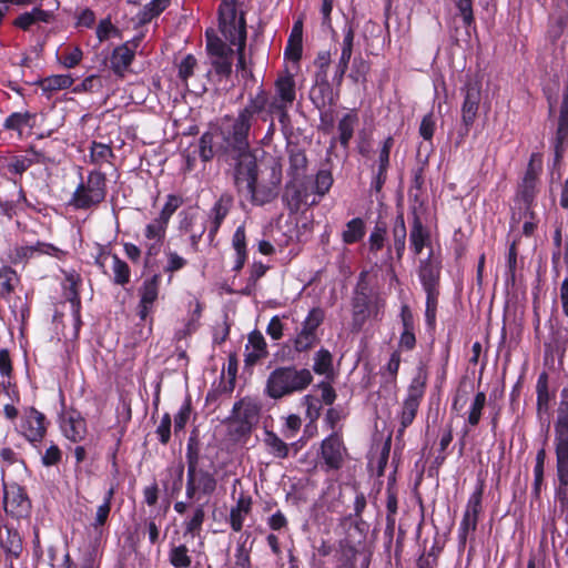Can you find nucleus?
Here are the masks:
<instances>
[{
    "mask_svg": "<svg viewBox=\"0 0 568 568\" xmlns=\"http://www.w3.org/2000/svg\"><path fill=\"white\" fill-rule=\"evenodd\" d=\"M357 123L358 115L355 110L344 114L337 123L338 136L331 140V145L327 152H331L336 142H338L344 150H347Z\"/></svg>",
    "mask_w": 568,
    "mask_h": 568,
    "instance_id": "obj_25",
    "label": "nucleus"
},
{
    "mask_svg": "<svg viewBox=\"0 0 568 568\" xmlns=\"http://www.w3.org/2000/svg\"><path fill=\"white\" fill-rule=\"evenodd\" d=\"M233 175V184L239 194H245L253 206H263L272 203L280 193L282 183V164L274 160L270 168L268 179L258 180V162L246 165Z\"/></svg>",
    "mask_w": 568,
    "mask_h": 568,
    "instance_id": "obj_1",
    "label": "nucleus"
},
{
    "mask_svg": "<svg viewBox=\"0 0 568 568\" xmlns=\"http://www.w3.org/2000/svg\"><path fill=\"white\" fill-rule=\"evenodd\" d=\"M268 104V94L264 89H260L254 97H251L246 106L240 110L239 115L253 123L254 115L266 110Z\"/></svg>",
    "mask_w": 568,
    "mask_h": 568,
    "instance_id": "obj_36",
    "label": "nucleus"
},
{
    "mask_svg": "<svg viewBox=\"0 0 568 568\" xmlns=\"http://www.w3.org/2000/svg\"><path fill=\"white\" fill-rule=\"evenodd\" d=\"M205 520V511L203 505H197L193 511L192 517L184 523V534L196 536L202 530Z\"/></svg>",
    "mask_w": 568,
    "mask_h": 568,
    "instance_id": "obj_59",
    "label": "nucleus"
},
{
    "mask_svg": "<svg viewBox=\"0 0 568 568\" xmlns=\"http://www.w3.org/2000/svg\"><path fill=\"white\" fill-rule=\"evenodd\" d=\"M169 224L160 220L158 216L148 223L144 227L145 242V265L149 261L161 252V247L165 241Z\"/></svg>",
    "mask_w": 568,
    "mask_h": 568,
    "instance_id": "obj_14",
    "label": "nucleus"
},
{
    "mask_svg": "<svg viewBox=\"0 0 568 568\" xmlns=\"http://www.w3.org/2000/svg\"><path fill=\"white\" fill-rule=\"evenodd\" d=\"M313 371L325 377L334 376L333 356L326 348H321L314 357Z\"/></svg>",
    "mask_w": 568,
    "mask_h": 568,
    "instance_id": "obj_48",
    "label": "nucleus"
},
{
    "mask_svg": "<svg viewBox=\"0 0 568 568\" xmlns=\"http://www.w3.org/2000/svg\"><path fill=\"white\" fill-rule=\"evenodd\" d=\"M369 71V61L365 60L361 54H358L352 61L348 78L355 83H364L367 80Z\"/></svg>",
    "mask_w": 568,
    "mask_h": 568,
    "instance_id": "obj_50",
    "label": "nucleus"
},
{
    "mask_svg": "<svg viewBox=\"0 0 568 568\" xmlns=\"http://www.w3.org/2000/svg\"><path fill=\"white\" fill-rule=\"evenodd\" d=\"M161 284V274L155 273L151 277L144 280L139 288L140 301L138 305V316L142 322L146 321L152 312L153 305L159 297Z\"/></svg>",
    "mask_w": 568,
    "mask_h": 568,
    "instance_id": "obj_16",
    "label": "nucleus"
},
{
    "mask_svg": "<svg viewBox=\"0 0 568 568\" xmlns=\"http://www.w3.org/2000/svg\"><path fill=\"white\" fill-rule=\"evenodd\" d=\"M61 430L69 440L80 443L88 434L87 422L80 412L70 409L61 419Z\"/></svg>",
    "mask_w": 568,
    "mask_h": 568,
    "instance_id": "obj_20",
    "label": "nucleus"
},
{
    "mask_svg": "<svg viewBox=\"0 0 568 568\" xmlns=\"http://www.w3.org/2000/svg\"><path fill=\"white\" fill-rule=\"evenodd\" d=\"M20 282V275L14 268L10 265H2L0 267V300L10 304L14 300L12 295Z\"/></svg>",
    "mask_w": 568,
    "mask_h": 568,
    "instance_id": "obj_31",
    "label": "nucleus"
},
{
    "mask_svg": "<svg viewBox=\"0 0 568 568\" xmlns=\"http://www.w3.org/2000/svg\"><path fill=\"white\" fill-rule=\"evenodd\" d=\"M568 140V113L559 112L558 125L556 131V159L559 160L561 154V145Z\"/></svg>",
    "mask_w": 568,
    "mask_h": 568,
    "instance_id": "obj_62",
    "label": "nucleus"
},
{
    "mask_svg": "<svg viewBox=\"0 0 568 568\" xmlns=\"http://www.w3.org/2000/svg\"><path fill=\"white\" fill-rule=\"evenodd\" d=\"M74 80L70 74H53L40 79L37 84L44 93H52L59 90L69 89Z\"/></svg>",
    "mask_w": 568,
    "mask_h": 568,
    "instance_id": "obj_39",
    "label": "nucleus"
},
{
    "mask_svg": "<svg viewBox=\"0 0 568 568\" xmlns=\"http://www.w3.org/2000/svg\"><path fill=\"white\" fill-rule=\"evenodd\" d=\"M233 414L241 422V432L245 433L248 432L251 426L257 422L260 405L253 402L250 397H245L234 404Z\"/></svg>",
    "mask_w": 568,
    "mask_h": 568,
    "instance_id": "obj_24",
    "label": "nucleus"
},
{
    "mask_svg": "<svg viewBox=\"0 0 568 568\" xmlns=\"http://www.w3.org/2000/svg\"><path fill=\"white\" fill-rule=\"evenodd\" d=\"M558 483L568 486V443L555 444Z\"/></svg>",
    "mask_w": 568,
    "mask_h": 568,
    "instance_id": "obj_43",
    "label": "nucleus"
},
{
    "mask_svg": "<svg viewBox=\"0 0 568 568\" xmlns=\"http://www.w3.org/2000/svg\"><path fill=\"white\" fill-rule=\"evenodd\" d=\"M113 261V283L124 286L130 282L131 270L128 263L121 260L118 254H112Z\"/></svg>",
    "mask_w": 568,
    "mask_h": 568,
    "instance_id": "obj_54",
    "label": "nucleus"
},
{
    "mask_svg": "<svg viewBox=\"0 0 568 568\" xmlns=\"http://www.w3.org/2000/svg\"><path fill=\"white\" fill-rule=\"evenodd\" d=\"M134 57V48L130 47V42L115 47L110 58V64L113 73L118 77H124V73L132 64Z\"/></svg>",
    "mask_w": 568,
    "mask_h": 568,
    "instance_id": "obj_26",
    "label": "nucleus"
},
{
    "mask_svg": "<svg viewBox=\"0 0 568 568\" xmlns=\"http://www.w3.org/2000/svg\"><path fill=\"white\" fill-rule=\"evenodd\" d=\"M100 562L97 559V548L93 546L91 549L83 552L80 564L77 565L72 559L69 551L63 556L60 568H99Z\"/></svg>",
    "mask_w": 568,
    "mask_h": 568,
    "instance_id": "obj_40",
    "label": "nucleus"
},
{
    "mask_svg": "<svg viewBox=\"0 0 568 568\" xmlns=\"http://www.w3.org/2000/svg\"><path fill=\"white\" fill-rule=\"evenodd\" d=\"M422 399L423 393H409L407 398L404 400L399 414L400 427L397 430L398 435H403L406 428L413 424Z\"/></svg>",
    "mask_w": 568,
    "mask_h": 568,
    "instance_id": "obj_30",
    "label": "nucleus"
},
{
    "mask_svg": "<svg viewBox=\"0 0 568 568\" xmlns=\"http://www.w3.org/2000/svg\"><path fill=\"white\" fill-rule=\"evenodd\" d=\"M233 205V196L229 193H223L210 210V222L213 224L222 225Z\"/></svg>",
    "mask_w": 568,
    "mask_h": 568,
    "instance_id": "obj_41",
    "label": "nucleus"
},
{
    "mask_svg": "<svg viewBox=\"0 0 568 568\" xmlns=\"http://www.w3.org/2000/svg\"><path fill=\"white\" fill-rule=\"evenodd\" d=\"M2 506L7 517L20 521L30 519L32 500L24 486L17 481H6L2 478Z\"/></svg>",
    "mask_w": 568,
    "mask_h": 568,
    "instance_id": "obj_7",
    "label": "nucleus"
},
{
    "mask_svg": "<svg viewBox=\"0 0 568 568\" xmlns=\"http://www.w3.org/2000/svg\"><path fill=\"white\" fill-rule=\"evenodd\" d=\"M115 494L114 487H110L103 498V503L97 508L94 519L90 524L94 537L93 542L98 545L102 537L108 532V520L111 514L112 500Z\"/></svg>",
    "mask_w": 568,
    "mask_h": 568,
    "instance_id": "obj_18",
    "label": "nucleus"
},
{
    "mask_svg": "<svg viewBox=\"0 0 568 568\" xmlns=\"http://www.w3.org/2000/svg\"><path fill=\"white\" fill-rule=\"evenodd\" d=\"M33 164L34 160L27 155H12L7 159L4 168L8 173L21 178Z\"/></svg>",
    "mask_w": 568,
    "mask_h": 568,
    "instance_id": "obj_49",
    "label": "nucleus"
},
{
    "mask_svg": "<svg viewBox=\"0 0 568 568\" xmlns=\"http://www.w3.org/2000/svg\"><path fill=\"white\" fill-rule=\"evenodd\" d=\"M440 272L442 262L434 257L432 250L426 258L419 260L417 274L426 293L425 323L428 331L436 328Z\"/></svg>",
    "mask_w": 568,
    "mask_h": 568,
    "instance_id": "obj_5",
    "label": "nucleus"
},
{
    "mask_svg": "<svg viewBox=\"0 0 568 568\" xmlns=\"http://www.w3.org/2000/svg\"><path fill=\"white\" fill-rule=\"evenodd\" d=\"M252 510V497L241 494L236 500L235 506L230 510L229 523L233 531L239 532L242 530L245 517Z\"/></svg>",
    "mask_w": 568,
    "mask_h": 568,
    "instance_id": "obj_32",
    "label": "nucleus"
},
{
    "mask_svg": "<svg viewBox=\"0 0 568 568\" xmlns=\"http://www.w3.org/2000/svg\"><path fill=\"white\" fill-rule=\"evenodd\" d=\"M169 562L174 568H190L192 565V557L186 545H172L169 550Z\"/></svg>",
    "mask_w": 568,
    "mask_h": 568,
    "instance_id": "obj_46",
    "label": "nucleus"
},
{
    "mask_svg": "<svg viewBox=\"0 0 568 568\" xmlns=\"http://www.w3.org/2000/svg\"><path fill=\"white\" fill-rule=\"evenodd\" d=\"M106 194V174L100 170H92L88 173L85 180L81 178L69 204L77 210H90L104 202Z\"/></svg>",
    "mask_w": 568,
    "mask_h": 568,
    "instance_id": "obj_6",
    "label": "nucleus"
},
{
    "mask_svg": "<svg viewBox=\"0 0 568 568\" xmlns=\"http://www.w3.org/2000/svg\"><path fill=\"white\" fill-rule=\"evenodd\" d=\"M251 128L252 123L237 114L232 125L222 131V142L216 152L225 161L233 162L232 174L242 170L245 164L257 162L256 154L250 148Z\"/></svg>",
    "mask_w": 568,
    "mask_h": 568,
    "instance_id": "obj_3",
    "label": "nucleus"
},
{
    "mask_svg": "<svg viewBox=\"0 0 568 568\" xmlns=\"http://www.w3.org/2000/svg\"><path fill=\"white\" fill-rule=\"evenodd\" d=\"M307 196V185L303 179H290L285 184L282 201L288 212L295 214L306 203Z\"/></svg>",
    "mask_w": 568,
    "mask_h": 568,
    "instance_id": "obj_17",
    "label": "nucleus"
},
{
    "mask_svg": "<svg viewBox=\"0 0 568 568\" xmlns=\"http://www.w3.org/2000/svg\"><path fill=\"white\" fill-rule=\"evenodd\" d=\"M564 399L559 403L557 419L555 422V444L568 443V393H564Z\"/></svg>",
    "mask_w": 568,
    "mask_h": 568,
    "instance_id": "obj_34",
    "label": "nucleus"
},
{
    "mask_svg": "<svg viewBox=\"0 0 568 568\" xmlns=\"http://www.w3.org/2000/svg\"><path fill=\"white\" fill-rule=\"evenodd\" d=\"M347 448L344 445L342 436L333 432L321 443L320 458L321 468L325 473L338 471L343 468Z\"/></svg>",
    "mask_w": 568,
    "mask_h": 568,
    "instance_id": "obj_12",
    "label": "nucleus"
},
{
    "mask_svg": "<svg viewBox=\"0 0 568 568\" xmlns=\"http://www.w3.org/2000/svg\"><path fill=\"white\" fill-rule=\"evenodd\" d=\"M303 54V20L297 19L292 27L287 43L284 50V57L293 62L302 59Z\"/></svg>",
    "mask_w": 568,
    "mask_h": 568,
    "instance_id": "obj_29",
    "label": "nucleus"
},
{
    "mask_svg": "<svg viewBox=\"0 0 568 568\" xmlns=\"http://www.w3.org/2000/svg\"><path fill=\"white\" fill-rule=\"evenodd\" d=\"M52 4L53 7L48 10H43L40 7H34L31 11H26L19 14L13 20V26L23 31H28L33 24L38 22H50L53 18L54 10L59 8V2L57 0H54Z\"/></svg>",
    "mask_w": 568,
    "mask_h": 568,
    "instance_id": "obj_22",
    "label": "nucleus"
},
{
    "mask_svg": "<svg viewBox=\"0 0 568 568\" xmlns=\"http://www.w3.org/2000/svg\"><path fill=\"white\" fill-rule=\"evenodd\" d=\"M334 179L331 170H320L315 175L314 192L324 196L333 185Z\"/></svg>",
    "mask_w": 568,
    "mask_h": 568,
    "instance_id": "obj_64",
    "label": "nucleus"
},
{
    "mask_svg": "<svg viewBox=\"0 0 568 568\" xmlns=\"http://www.w3.org/2000/svg\"><path fill=\"white\" fill-rule=\"evenodd\" d=\"M368 277V271L359 272L353 290L351 297L353 332H359L369 317L377 318L385 306V300L372 287Z\"/></svg>",
    "mask_w": 568,
    "mask_h": 568,
    "instance_id": "obj_4",
    "label": "nucleus"
},
{
    "mask_svg": "<svg viewBox=\"0 0 568 568\" xmlns=\"http://www.w3.org/2000/svg\"><path fill=\"white\" fill-rule=\"evenodd\" d=\"M409 246L414 255H419L426 246H430V232L423 224L416 209L413 210V221L409 232Z\"/></svg>",
    "mask_w": 568,
    "mask_h": 568,
    "instance_id": "obj_23",
    "label": "nucleus"
},
{
    "mask_svg": "<svg viewBox=\"0 0 568 568\" xmlns=\"http://www.w3.org/2000/svg\"><path fill=\"white\" fill-rule=\"evenodd\" d=\"M312 381V373L307 368L278 367L270 374L265 390H303Z\"/></svg>",
    "mask_w": 568,
    "mask_h": 568,
    "instance_id": "obj_10",
    "label": "nucleus"
},
{
    "mask_svg": "<svg viewBox=\"0 0 568 568\" xmlns=\"http://www.w3.org/2000/svg\"><path fill=\"white\" fill-rule=\"evenodd\" d=\"M324 320V310L320 306L313 307L310 310L307 316L302 322L301 331L317 334V328L323 324Z\"/></svg>",
    "mask_w": 568,
    "mask_h": 568,
    "instance_id": "obj_52",
    "label": "nucleus"
},
{
    "mask_svg": "<svg viewBox=\"0 0 568 568\" xmlns=\"http://www.w3.org/2000/svg\"><path fill=\"white\" fill-rule=\"evenodd\" d=\"M206 52L215 75L222 79L230 78L233 67L234 50L232 45L224 42L213 29L205 31Z\"/></svg>",
    "mask_w": 568,
    "mask_h": 568,
    "instance_id": "obj_9",
    "label": "nucleus"
},
{
    "mask_svg": "<svg viewBox=\"0 0 568 568\" xmlns=\"http://www.w3.org/2000/svg\"><path fill=\"white\" fill-rule=\"evenodd\" d=\"M166 256V265L164 266L163 271L165 273H169L168 283L172 282L173 274L181 271L187 265V261L178 254L175 251H165Z\"/></svg>",
    "mask_w": 568,
    "mask_h": 568,
    "instance_id": "obj_60",
    "label": "nucleus"
},
{
    "mask_svg": "<svg viewBox=\"0 0 568 568\" xmlns=\"http://www.w3.org/2000/svg\"><path fill=\"white\" fill-rule=\"evenodd\" d=\"M114 158L112 148L108 144L93 141L90 148V159L93 164H102Z\"/></svg>",
    "mask_w": 568,
    "mask_h": 568,
    "instance_id": "obj_58",
    "label": "nucleus"
},
{
    "mask_svg": "<svg viewBox=\"0 0 568 568\" xmlns=\"http://www.w3.org/2000/svg\"><path fill=\"white\" fill-rule=\"evenodd\" d=\"M201 455V442L199 437V430L193 429L189 436L186 444V465L187 470H194V467H199Z\"/></svg>",
    "mask_w": 568,
    "mask_h": 568,
    "instance_id": "obj_44",
    "label": "nucleus"
},
{
    "mask_svg": "<svg viewBox=\"0 0 568 568\" xmlns=\"http://www.w3.org/2000/svg\"><path fill=\"white\" fill-rule=\"evenodd\" d=\"M366 234V225L362 217H354L346 223L342 232V241L346 245L358 243Z\"/></svg>",
    "mask_w": 568,
    "mask_h": 568,
    "instance_id": "obj_38",
    "label": "nucleus"
},
{
    "mask_svg": "<svg viewBox=\"0 0 568 568\" xmlns=\"http://www.w3.org/2000/svg\"><path fill=\"white\" fill-rule=\"evenodd\" d=\"M332 55L328 50L317 52L314 60L315 72L313 80H328V69L331 67Z\"/></svg>",
    "mask_w": 568,
    "mask_h": 568,
    "instance_id": "obj_55",
    "label": "nucleus"
},
{
    "mask_svg": "<svg viewBox=\"0 0 568 568\" xmlns=\"http://www.w3.org/2000/svg\"><path fill=\"white\" fill-rule=\"evenodd\" d=\"M37 114L29 111L26 112H12L4 119L3 129L6 131H13L21 138L26 128L33 129L36 123Z\"/></svg>",
    "mask_w": 568,
    "mask_h": 568,
    "instance_id": "obj_33",
    "label": "nucleus"
},
{
    "mask_svg": "<svg viewBox=\"0 0 568 568\" xmlns=\"http://www.w3.org/2000/svg\"><path fill=\"white\" fill-rule=\"evenodd\" d=\"M464 101L462 104V128L458 131L459 140L457 145L464 142L473 126L481 101V84L479 81L468 82L464 89Z\"/></svg>",
    "mask_w": 568,
    "mask_h": 568,
    "instance_id": "obj_11",
    "label": "nucleus"
},
{
    "mask_svg": "<svg viewBox=\"0 0 568 568\" xmlns=\"http://www.w3.org/2000/svg\"><path fill=\"white\" fill-rule=\"evenodd\" d=\"M355 29L351 23H347L343 30V41L341 44V55L335 67L333 83L339 88L343 83L344 77L347 72L354 49Z\"/></svg>",
    "mask_w": 568,
    "mask_h": 568,
    "instance_id": "obj_15",
    "label": "nucleus"
},
{
    "mask_svg": "<svg viewBox=\"0 0 568 568\" xmlns=\"http://www.w3.org/2000/svg\"><path fill=\"white\" fill-rule=\"evenodd\" d=\"M48 425L49 423L43 413L34 407H29L22 416L20 433L29 443L36 445L45 437Z\"/></svg>",
    "mask_w": 568,
    "mask_h": 568,
    "instance_id": "obj_13",
    "label": "nucleus"
},
{
    "mask_svg": "<svg viewBox=\"0 0 568 568\" xmlns=\"http://www.w3.org/2000/svg\"><path fill=\"white\" fill-rule=\"evenodd\" d=\"M219 30L230 44L241 42L242 32L247 38L245 12L237 14V0H223L217 9Z\"/></svg>",
    "mask_w": 568,
    "mask_h": 568,
    "instance_id": "obj_8",
    "label": "nucleus"
},
{
    "mask_svg": "<svg viewBox=\"0 0 568 568\" xmlns=\"http://www.w3.org/2000/svg\"><path fill=\"white\" fill-rule=\"evenodd\" d=\"M387 224L384 221H377L368 237V251L376 254L385 246L387 239Z\"/></svg>",
    "mask_w": 568,
    "mask_h": 568,
    "instance_id": "obj_45",
    "label": "nucleus"
},
{
    "mask_svg": "<svg viewBox=\"0 0 568 568\" xmlns=\"http://www.w3.org/2000/svg\"><path fill=\"white\" fill-rule=\"evenodd\" d=\"M318 342L320 337L317 334L300 331L292 339V345L295 352L304 353L312 349Z\"/></svg>",
    "mask_w": 568,
    "mask_h": 568,
    "instance_id": "obj_57",
    "label": "nucleus"
},
{
    "mask_svg": "<svg viewBox=\"0 0 568 568\" xmlns=\"http://www.w3.org/2000/svg\"><path fill=\"white\" fill-rule=\"evenodd\" d=\"M194 484L196 488L201 491L203 496H211L217 486V480L209 470L200 469L199 467H194Z\"/></svg>",
    "mask_w": 568,
    "mask_h": 568,
    "instance_id": "obj_42",
    "label": "nucleus"
},
{
    "mask_svg": "<svg viewBox=\"0 0 568 568\" xmlns=\"http://www.w3.org/2000/svg\"><path fill=\"white\" fill-rule=\"evenodd\" d=\"M251 128L252 123L237 114L232 125L222 131V142L216 152L225 161L233 162L232 174L242 170L245 164L257 162L256 154L250 148Z\"/></svg>",
    "mask_w": 568,
    "mask_h": 568,
    "instance_id": "obj_2",
    "label": "nucleus"
},
{
    "mask_svg": "<svg viewBox=\"0 0 568 568\" xmlns=\"http://www.w3.org/2000/svg\"><path fill=\"white\" fill-rule=\"evenodd\" d=\"M308 98L315 109L334 106L338 101V90L334 92L333 84L328 80H313Z\"/></svg>",
    "mask_w": 568,
    "mask_h": 568,
    "instance_id": "obj_19",
    "label": "nucleus"
},
{
    "mask_svg": "<svg viewBox=\"0 0 568 568\" xmlns=\"http://www.w3.org/2000/svg\"><path fill=\"white\" fill-rule=\"evenodd\" d=\"M265 445L268 448V452L278 458H286L288 456V446L285 442H283L275 433L266 432L265 433Z\"/></svg>",
    "mask_w": 568,
    "mask_h": 568,
    "instance_id": "obj_53",
    "label": "nucleus"
},
{
    "mask_svg": "<svg viewBox=\"0 0 568 568\" xmlns=\"http://www.w3.org/2000/svg\"><path fill=\"white\" fill-rule=\"evenodd\" d=\"M214 134L210 131L204 132L199 140V155L203 162L211 161L214 155Z\"/></svg>",
    "mask_w": 568,
    "mask_h": 568,
    "instance_id": "obj_63",
    "label": "nucleus"
},
{
    "mask_svg": "<svg viewBox=\"0 0 568 568\" xmlns=\"http://www.w3.org/2000/svg\"><path fill=\"white\" fill-rule=\"evenodd\" d=\"M386 528L384 535L387 538L386 547L389 548L393 542L395 520L398 509L397 491L389 483L386 488Z\"/></svg>",
    "mask_w": 568,
    "mask_h": 568,
    "instance_id": "obj_28",
    "label": "nucleus"
},
{
    "mask_svg": "<svg viewBox=\"0 0 568 568\" xmlns=\"http://www.w3.org/2000/svg\"><path fill=\"white\" fill-rule=\"evenodd\" d=\"M392 237H393V248L396 254V258L400 261L404 256L406 250V237L407 230L404 219V213L398 212L394 220V224L392 227Z\"/></svg>",
    "mask_w": 568,
    "mask_h": 568,
    "instance_id": "obj_35",
    "label": "nucleus"
},
{
    "mask_svg": "<svg viewBox=\"0 0 568 568\" xmlns=\"http://www.w3.org/2000/svg\"><path fill=\"white\" fill-rule=\"evenodd\" d=\"M517 197L525 204V207H532L536 197V185L535 176L527 172L524 179V183L518 191Z\"/></svg>",
    "mask_w": 568,
    "mask_h": 568,
    "instance_id": "obj_51",
    "label": "nucleus"
},
{
    "mask_svg": "<svg viewBox=\"0 0 568 568\" xmlns=\"http://www.w3.org/2000/svg\"><path fill=\"white\" fill-rule=\"evenodd\" d=\"M337 568H368L371 556L359 551L353 544L342 541L337 557Z\"/></svg>",
    "mask_w": 568,
    "mask_h": 568,
    "instance_id": "obj_21",
    "label": "nucleus"
},
{
    "mask_svg": "<svg viewBox=\"0 0 568 568\" xmlns=\"http://www.w3.org/2000/svg\"><path fill=\"white\" fill-rule=\"evenodd\" d=\"M288 155V169L287 175L290 179H303L306 170L308 160L305 150L298 144L287 145Z\"/></svg>",
    "mask_w": 568,
    "mask_h": 568,
    "instance_id": "obj_27",
    "label": "nucleus"
},
{
    "mask_svg": "<svg viewBox=\"0 0 568 568\" xmlns=\"http://www.w3.org/2000/svg\"><path fill=\"white\" fill-rule=\"evenodd\" d=\"M274 87L275 97L291 106L296 99V85L294 77L290 73L278 77Z\"/></svg>",
    "mask_w": 568,
    "mask_h": 568,
    "instance_id": "obj_37",
    "label": "nucleus"
},
{
    "mask_svg": "<svg viewBox=\"0 0 568 568\" xmlns=\"http://www.w3.org/2000/svg\"><path fill=\"white\" fill-rule=\"evenodd\" d=\"M484 484L477 485L475 490L469 496L465 511L470 514L473 517L479 519V515L483 511V496H484Z\"/></svg>",
    "mask_w": 568,
    "mask_h": 568,
    "instance_id": "obj_61",
    "label": "nucleus"
},
{
    "mask_svg": "<svg viewBox=\"0 0 568 568\" xmlns=\"http://www.w3.org/2000/svg\"><path fill=\"white\" fill-rule=\"evenodd\" d=\"M80 286L68 285L65 288V297L67 301L71 304L72 315L75 322V327L79 328L82 324L81 322V296H80Z\"/></svg>",
    "mask_w": 568,
    "mask_h": 568,
    "instance_id": "obj_56",
    "label": "nucleus"
},
{
    "mask_svg": "<svg viewBox=\"0 0 568 568\" xmlns=\"http://www.w3.org/2000/svg\"><path fill=\"white\" fill-rule=\"evenodd\" d=\"M170 2L171 0H151L138 14L140 23H150L170 6Z\"/></svg>",
    "mask_w": 568,
    "mask_h": 568,
    "instance_id": "obj_47",
    "label": "nucleus"
}]
</instances>
